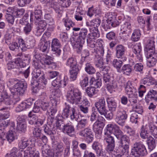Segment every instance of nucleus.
<instances>
[{"label":"nucleus","mask_w":157,"mask_h":157,"mask_svg":"<svg viewBox=\"0 0 157 157\" xmlns=\"http://www.w3.org/2000/svg\"><path fill=\"white\" fill-rule=\"evenodd\" d=\"M79 71L78 67H76L70 70V79L71 80L73 81L76 79Z\"/></svg>","instance_id":"72a5a7b5"},{"label":"nucleus","mask_w":157,"mask_h":157,"mask_svg":"<svg viewBox=\"0 0 157 157\" xmlns=\"http://www.w3.org/2000/svg\"><path fill=\"white\" fill-rule=\"evenodd\" d=\"M85 66V70L87 73L90 75L95 73L96 71L90 63H87L86 64Z\"/></svg>","instance_id":"49530a36"},{"label":"nucleus","mask_w":157,"mask_h":157,"mask_svg":"<svg viewBox=\"0 0 157 157\" xmlns=\"http://www.w3.org/2000/svg\"><path fill=\"white\" fill-rule=\"evenodd\" d=\"M41 10L39 9H36L34 11L35 15V21L36 23H37L38 21L40 20L41 15H42Z\"/></svg>","instance_id":"4d7b16f0"},{"label":"nucleus","mask_w":157,"mask_h":157,"mask_svg":"<svg viewBox=\"0 0 157 157\" xmlns=\"http://www.w3.org/2000/svg\"><path fill=\"white\" fill-rule=\"evenodd\" d=\"M106 21V25H108L109 29L111 26L114 27L119 25V22L116 19L114 16H109Z\"/></svg>","instance_id":"5701e85b"},{"label":"nucleus","mask_w":157,"mask_h":157,"mask_svg":"<svg viewBox=\"0 0 157 157\" xmlns=\"http://www.w3.org/2000/svg\"><path fill=\"white\" fill-rule=\"evenodd\" d=\"M17 65L16 61L15 62L10 61L7 63L6 67L9 70L15 68L17 69Z\"/></svg>","instance_id":"864d4df0"},{"label":"nucleus","mask_w":157,"mask_h":157,"mask_svg":"<svg viewBox=\"0 0 157 157\" xmlns=\"http://www.w3.org/2000/svg\"><path fill=\"white\" fill-rule=\"evenodd\" d=\"M118 139H121V145L120 146L125 147L126 148H128L130 142L129 138L125 135H123V133H122L119 138H117Z\"/></svg>","instance_id":"4be33fe9"},{"label":"nucleus","mask_w":157,"mask_h":157,"mask_svg":"<svg viewBox=\"0 0 157 157\" xmlns=\"http://www.w3.org/2000/svg\"><path fill=\"white\" fill-rule=\"evenodd\" d=\"M104 140L107 143L106 150L108 152L113 151L115 147V140L113 137L110 135H105Z\"/></svg>","instance_id":"f8f14e48"},{"label":"nucleus","mask_w":157,"mask_h":157,"mask_svg":"<svg viewBox=\"0 0 157 157\" xmlns=\"http://www.w3.org/2000/svg\"><path fill=\"white\" fill-rule=\"evenodd\" d=\"M33 77L36 78H39L38 80L35 82L36 86L38 85L42 88L45 87L47 83V81L44 77V74L41 73L40 69L36 70V73L33 75Z\"/></svg>","instance_id":"1a4fd4ad"},{"label":"nucleus","mask_w":157,"mask_h":157,"mask_svg":"<svg viewBox=\"0 0 157 157\" xmlns=\"http://www.w3.org/2000/svg\"><path fill=\"white\" fill-rule=\"evenodd\" d=\"M132 71V66L129 64L124 65L121 69V72H122L124 74L126 75H129Z\"/></svg>","instance_id":"de8ad7c7"},{"label":"nucleus","mask_w":157,"mask_h":157,"mask_svg":"<svg viewBox=\"0 0 157 157\" xmlns=\"http://www.w3.org/2000/svg\"><path fill=\"white\" fill-rule=\"evenodd\" d=\"M146 153V149L143 142L138 141L134 143L131 149V155L138 157L144 155Z\"/></svg>","instance_id":"39448f33"},{"label":"nucleus","mask_w":157,"mask_h":157,"mask_svg":"<svg viewBox=\"0 0 157 157\" xmlns=\"http://www.w3.org/2000/svg\"><path fill=\"white\" fill-rule=\"evenodd\" d=\"M87 32L88 31L86 29L82 28L79 32V36L77 40H71V44L74 48H78L79 49H82V45L86 41Z\"/></svg>","instance_id":"423d86ee"},{"label":"nucleus","mask_w":157,"mask_h":157,"mask_svg":"<svg viewBox=\"0 0 157 157\" xmlns=\"http://www.w3.org/2000/svg\"><path fill=\"white\" fill-rule=\"evenodd\" d=\"M125 90L126 93L127 95L129 94L136 92V89H134L131 83L129 81H128L126 84Z\"/></svg>","instance_id":"c03bdc74"},{"label":"nucleus","mask_w":157,"mask_h":157,"mask_svg":"<svg viewBox=\"0 0 157 157\" xmlns=\"http://www.w3.org/2000/svg\"><path fill=\"white\" fill-rule=\"evenodd\" d=\"M132 105V106L133 110L136 113L141 114L143 112L142 106L140 105L137 102L136 103L133 104Z\"/></svg>","instance_id":"a18cd8bd"},{"label":"nucleus","mask_w":157,"mask_h":157,"mask_svg":"<svg viewBox=\"0 0 157 157\" xmlns=\"http://www.w3.org/2000/svg\"><path fill=\"white\" fill-rule=\"evenodd\" d=\"M140 131V136L143 139H148L149 132L146 125L142 126Z\"/></svg>","instance_id":"4c0bfd02"},{"label":"nucleus","mask_w":157,"mask_h":157,"mask_svg":"<svg viewBox=\"0 0 157 157\" xmlns=\"http://www.w3.org/2000/svg\"><path fill=\"white\" fill-rule=\"evenodd\" d=\"M140 83V85L144 84L149 86L156 83V81L151 77H146L141 79Z\"/></svg>","instance_id":"c85d7f7f"},{"label":"nucleus","mask_w":157,"mask_h":157,"mask_svg":"<svg viewBox=\"0 0 157 157\" xmlns=\"http://www.w3.org/2000/svg\"><path fill=\"white\" fill-rule=\"evenodd\" d=\"M104 124L103 122L97 120L93 125V128L94 130L101 132L104 126Z\"/></svg>","instance_id":"a19ab883"},{"label":"nucleus","mask_w":157,"mask_h":157,"mask_svg":"<svg viewBox=\"0 0 157 157\" xmlns=\"http://www.w3.org/2000/svg\"><path fill=\"white\" fill-rule=\"evenodd\" d=\"M42 153L43 156L47 157H57L56 154H55L53 151L50 150V147L47 144H45L41 147Z\"/></svg>","instance_id":"dca6fc26"},{"label":"nucleus","mask_w":157,"mask_h":157,"mask_svg":"<svg viewBox=\"0 0 157 157\" xmlns=\"http://www.w3.org/2000/svg\"><path fill=\"white\" fill-rule=\"evenodd\" d=\"M56 125L57 128L62 131L63 129L66 124L64 123L63 118L59 115L57 117V121L56 122Z\"/></svg>","instance_id":"c756f323"},{"label":"nucleus","mask_w":157,"mask_h":157,"mask_svg":"<svg viewBox=\"0 0 157 157\" xmlns=\"http://www.w3.org/2000/svg\"><path fill=\"white\" fill-rule=\"evenodd\" d=\"M127 118V114L124 111L118 110L116 113L115 121L119 124L123 126Z\"/></svg>","instance_id":"9b49d317"},{"label":"nucleus","mask_w":157,"mask_h":157,"mask_svg":"<svg viewBox=\"0 0 157 157\" xmlns=\"http://www.w3.org/2000/svg\"><path fill=\"white\" fill-rule=\"evenodd\" d=\"M66 65L67 67H70L71 69L78 67L76 59L72 57H70L67 59Z\"/></svg>","instance_id":"bb28decb"},{"label":"nucleus","mask_w":157,"mask_h":157,"mask_svg":"<svg viewBox=\"0 0 157 157\" xmlns=\"http://www.w3.org/2000/svg\"><path fill=\"white\" fill-rule=\"evenodd\" d=\"M38 26L37 28V30L36 31V35L37 36H40L41 35L42 33L46 29L47 23L45 21L40 20L38 21L37 23Z\"/></svg>","instance_id":"a211bd4d"},{"label":"nucleus","mask_w":157,"mask_h":157,"mask_svg":"<svg viewBox=\"0 0 157 157\" xmlns=\"http://www.w3.org/2000/svg\"><path fill=\"white\" fill-rule=\"evenodd\" d=\"M32 113V112H30L29 113V116L30 117V119H29V123L30 124H36V119H37V116L34 115L33 116H31Z\"/></svg>","instance_id":"e2e57ef3"},{"label":"nucleus","mask_w":157,"mask_h":157,"mask_svg":"<svg viewBox=\"0 0 157 157\" xmlns=\"http://www.w3.org/2000/svg\"><path fill=\"white\" fill-rule=\"evenodd\" d=\"M62 131L70 136H74L75 135V130L74 127L71 123L66 124Z\"/></svg>","instance_id":"412c9836"},{"label":"nucleus","mask_w":157,"mask_h":157,"mask_svg":"<svg viewBox=\"0 0 157 157\" xmlns=\"http://www.w3.org/2000/svg\"><path fill=\"white\" fill-rule=\"evenodd\" d=\"M31 145V142L27 139L23 138L18 144V149L13 147L11 151L10 154L6 157H23L27 151L28 154H34L35 148Z\"/></svg>","instance_id":"f257e3e1"},{"label":"nucleus","mask_w":157,"mask_h":157,"mask_svg":"<svg viewBox=\"0 0 157 157\" xmlns=\"http://www.w3.org/2000/svg\"><path fill=\"white\" fill-rule=\"evenodd\" d=\"M106 100L109 111L111 112L115 111L117 108V104L114 99L112 98L107 97Z\"/></svg>","instance_id":"6ab92c4d"},{"label":"nucleus","mask_w":157,"mask_h":157,"mask_svg":"<svg viewBox=\"0 0 157 157\" xmlns=\"http://www.w3.org/2000/svg\"><path fill=\"white\" fill-rule=\"evenodd\" d=\"M86 93L91 98L93 96L97 94L98 90L93 86L87 87L86 90Z\"/></svg>","instance_id":"ea45409f"},{"label":"nucleus","mask_w":157,"mask_h":157,"mask_svg":"<svg viewBox=\"0 0 157 157\" xmlns=\"http://www.w3.org/2000/svg\"><path fill=\"white\" fill-rule=\"evenodd\" d=\"M71 107L70 105L67 103H65V107L63 108L62 113V115L60 116H62L63 118H67L70 115V111Z\"/></svg>","instance_id":"e433bc0d"},{"label":"nucleus","mask_w":157,"mask_h":157,"mask_svg":"<svg viewBox=\"0 0 157 157\" xmlns=\"http://www.w3.org/2000/svg\"><path fill=\"white\" fill-rule=\"evenodd\" d=\"M61 46V43L58 39L54 38L52 40L51 44L52 50L55 52L57 56H59L61 54V50L60 49Z\"/></svg>","instance_id":"ddd939ff"},{"label":"nucleus","mask_w":157,"mask_h":157,"mask_svg":"<svg viewBox=\"0 0 157 157\" xmlns=\"http://www.w3.org/2000/svg\"><path fill=\"white\" fill-rule=\"evenodd\" d=\"M89 37H91L93 39L98 38L100 34L98 29H94L92 30V32L91 31V33L88 34Z\"/></svg>","instance_id":"603ef678"},{"label":"nucleus","mask_w":157,"mask_h":157,"mask_svg":"<svg viewBox=\"0 0 157 157\" xmlns=\"http://www.w3.org/2000/svg\"><path fill=\"white\" fill-rule=\"evenodd\" d=\"M140 30H135L132 34L131 39L133 41H137L140 39Z\"/></svg>","instance_id":"09e8293b"},{"label":"nucleus","mask_w":157,"mask_h":157,"mask_svg":"<svg viewBox=\"0 0 157 157\" xmlns=\"http://www.w3.org/2000/svg\"><path fill=\"white\" fill-rule=\"evenodd\" d=\"M36 125L38 126H41L45 120V117L44 116L37 117Z\"/></svg>","instance_id":"338daca9"},{"label":"nucleus","mask_w":157,"mask_h":157,"mask_svg":"<svg viewBox=\"0 0 157 157\" xmlns=\"http://www.w3.org/2000/svg\"><path fill=\"white\" fill-rule=\"evenodd\" d=\"M137 91L134 92V93L129 94H128L129 98V101L131 104V105L133 104L136 103L137 101L136 98L138 97Z\"/></svg>","instance_id":"79ce46f5"},{"label":"nucleus","mask_w":157,"mask_h":157,"mask_svg":"<svg viewBox=\"0 0 157 157\" xmlns=\"http://www.w3.org/2000/svg\"><path fill=\"white\" fill-rule=\"evenodd\" d=\"M25 57H27L28 59L24 60H20V59H17V60L16 61L17 64H18L17 69H18L19 67L24 68L27 65V63H28L29 62L30 59L29 58L28 55H25Z\"/></svg>","instance_id":"f704fd0d"},{"label":"nucleus","mask_w":157,"mask_h":157,"mask_svg":"<svg viewBox=\"0 0 157 157\" xmlns=\"http://www.w3.org/2000/svg\"><path fill=\"white\" fill-rule=\"evenodd\" d=\"M88 124V121L86 118H83L79 121L76 126L77 129L81 130L85 128Z\"/></svg>","instance_id":"2f4dec72"},{"label":"nucleus","mask_w":157,"mask_h":157,"mask_svg":"<svg viewBox=\"0 0 157 157\" xmlns=\"http://www.w3.org/2000/svg\"><path fill=\"white\" fill-rule=\"evenodd\" d=\"M39 102L40 103L41 108L43 110H47L49 108L50 105L48 101L44 100L39 101Z\"/></svg>","instance_id":"bf43d9fd"},{"label":"nucleus","mask_w":157,"mask_h":157,"mask_svg":"<svg viewBox=\"0 0 157 157\" xmlns=\"http://www.w3.org/2000/svg\"><path fill=\"white\" fill-rule=\"evenodd\" d=\"M98 41H99L100 44H98L99 46L96 47L94 49V53L97 54L99 57H101L103 56L104 53V49L102 46V43L103 42L102 40H98Z\"/></svg>","instance_id":"b1692460"},{"label":"nucleus","mask_w":157,"mask_h":157,"mask_svg":"<svg viewBox=\"0 0 157 157\" xmlns=\"http://www.w3.org/2000/svg\"><path fill=\"white\" fill-rule=\"evenodd\" d=\"M141 47L140 43L136 44L132 48L133 52L136 55L137 59L140 62L143 61V58L141 54Z\"/></svg>","instance_id":"aec40b11"},{"label":"nucleus","mask_w":157,"mask_h":157,"mask_svg":"<svg viewBox=\"0 0 157 157\" xmlns=\"http://www.w3.org/2000/svg\"><path fill=\"white\" fill-rule=\"evenodd\" d=\"M26 103L22 102L16 108V111L17 112H21L27 109Z\"/></svg>","instance_id":"774afa93"},{"label":"nucleus","mask_w":157,"mask_h":157,"mask_svg":"<svg viewBox=\"0 0 157 157\" xmlns=\"http://www.w3.org/2000/svg\"><path fill=\"white\" fill-rule=\"evenodd\" d=\"M101 145L97 141H94L92 145L93 149L95 150L97 154H98L99 156L102 155L103 154L102 149L100 148Z\"/></svg>","instance_id":"7c9ffc66"},{"label":"nucleus","mask_w":157,"mask_h":157,"mask_svg":"<svg viewBox=\"0 0 157 157\" xmlns=\"http://www.w3.org/2000/svg\"><path fill=\"white\" fill-rule=\"evenodd\" d=\"M103 82L105 83L106 88L110 93H112L114 87V81L112 77L109 74H105L103 75Z\"/></svg>","instance_id":"9d476101"},{"label":"nucleus","mask_w":157,"mask_h":157,"mask_svg":"<svg viewBox=\"0 0 157 157\" xmlns=\"http://www.w3.org/2000/svg\"><path fill=\"white\" fill-rule=\"evenodd\" d=\"M6 138L7 141L10 143L13 141L15 139L13 132L12 131H9L6 136Z\"/></svg>","instance_id":"69168bd1"},{"label":"nucleus","mask_w":157,"mask_h":157,"mask_svg":"<svg viewBox=\"0 0 157 157\" xmlns=\"http://www.w3.org/2000/svg\"><path fill=\"white\" fill-rule=\"evenodd\" d=\"M61 94L60 90L59 89L52 92L50 96V99L53 106H56L57 105L59 98Z\"/></svg>","instance_id":"4468645a"},{"label":"nucleus","mask_w":157,"mask_h":157,"mask_svg":"<svg viewBox=\"0 0 157 157\" xmlns=\"http://www.w3.org/2000/svg\"><path fill=\"white\" fill-rule=\"evenodd\" d=\"M116 55L118 58H121L124 55L125 49L124 46L121 45H117L116 48Z\"/></svg>","instance_id":"cd10ccee"},{"label":"nucleus","mask_w":157,"mask_h":157,"mask_svg":"<svg viewBox=\"0 0 157 157\" xmlns=\"http://www.w3.org/2000/svg\"><path fill=\"white\" fill-rule=\"evenodd\" d=\"M76 13L75 15V18L77 21H81L82 20L83 17L84 16V12L79 11V9L77 8L76 11Z\"/></svg>","instance_id":"6e6d98bb"},{"label":"nucleus","mask_w":157,"mask_h":157,"mask_svg":"<svg viewBox=\"0 0 157 157\" xmlns=\"http://www.w3.org/2000/svg\"><path fill=\"white\" fill-rule=\"evenodd\" d=\"M6 21L9 24L10 26L13 25L14 23L15 18L12 14L6 13L5 15Z\"/></svg>","instance_id":"8fccbe9b"},{"label":"nucleus","mask_w":157,"mask_h":157,"mask_svg":"<svg viewBox=\"0 0 157 157\" xmlns=\"http://www.w3.org/2000/svg\"><path fill=\"white\" fill-rule=\"evenodd\" d=\"M101 20L99 19H95L90 22V25L94 26V29H98L101 23Z\"/></svg>","instance_id":"680f3d73"},{"label":"nucleus","mask_w":157,"mask_h":157,"mask_svg":"<svg viewBox=\"0 0 157 157\" xmlns=\"http://www.w3.org/2000/svg\"><path fill=\"white\" fill-rule=\"evenodd\" d=\"M155 140L151 136H150L148 138V147L151 151L153 150L155 147Z\"/></svg>","instance_id":"5fc2aeb1"},{"label":"nucleus","mask_w":157,"mask_h":157,"mask_svg":"<svg viewBox=\"0 0 157 157\" xmlns=\"http://www.w3.org/2000/svg\"><path fill=\"white\" fill-rule=\"evenodd\" d=\"M112 133H113L117 138H119L121 135L122 131L117 125L111 124H109L107 126L106 130L104 135H110Z\"/></svg>","instance_id":"6e6552de"},{"label":"nucleus","mask_w":157,"mask_h":157,"mask_svg":"<svg viewBox=\"0 0 157 157\" xmlns=\"http://www.w3.org/2000/svg\"><path fill=\"white\" fill-rule=\"evenodd\" d=\"M146 98L151 100L156 101L157 100V91L153 90H150L147 94Z\"/></svg>","instance_id":"37998d69"},{"label":"nucleus","mask_w":157,"mask_h":157,"mask_svg":"<svg viewBox=\"0 0 157 157\" xmlns=\"http://www.w3.org/2000/svg\"><path fill=\"white\" fill-rule=\"evenodd\" d=\"M130 23L129 22H126L121 25V29L123 32L125 33V32L129 30L131 28Z\"/></svg>","instance_id":"13d9d810"},{"label":"nucleus","mask_w":157,"mask_h":157,"mask_svg":"<svg viewBox=\"0 0 157 157\" xmlns=\"http://www.w3.org/2000/svg\"><path fill=\"white\" fill-rule=\"evenodd\" d=\"M149 132H150L155 138L157 137V127L152 122L146 125Z\"/></svg>","instance_id":"393cba45"},{"label":"nucleus","mask_w":157,"mask_h":157,"mask_svg":"<svg viewBox=\"0 0 157 157\" xmlns=\"http://www.w3.org/2000/svg\"><path fill=\"white\" fill-rule=\"evenodd\" d=\"M79 134L90 141H92L93 139V135L90 129L85 128L80 132Z\"/></svg>","instance_id":"f3484780"},{"label":"nucleus","mask_w":157,"mask_h":157,"mask_svg":"<svg viewBox=\"0 0 157 157\" xmlns=\"http://www.w3.org/2000/svg\"><path fill=\"white\" fill-rule=\"evenodd\" d=\"M155 41L153 38L148 40L147 44L144 49L145 54L147 60H148L150 63L155 62L157 59V52H155Z\"/></svg>","instance_id":"f03ea898"},{"label":"nucleus","mask_w":157,"mask_h":157,"mask_svg":"<svg viewBox=\"0 0 157 157\" xmlns=\"http://www.w3.org/2000/svg\"><path fill=\"white\" fill-rule=\"evenodd\" d=\"M64 20V25L66 28L67 30H69L71 27H72L75 25V23H73L71 20L67 18Z\"/></svg>","instance_id":"3c124183"},{"label":"nucleus","mask_w":157,"mask_h":157,"mask_svg":"<svg viewBox=\"0 0 157 157\" xmlns=\"http://www.w3.org/2000/svg\"><path fill=\"white\" fill-rule=\"evenodd\" d=\"M112 64L113 66L117 69L118 72H121V68L123 64L122 61L119 59H114Z\"/></svg>","instance_id":"c9c22d12"},{"label":"nucleus","mask_w":157,"mask_h":157,"mask_svg":"<svg viewBox=\"0 0 157 157\" xmlns=\"http://www.w3.org/2000/svg\"><path fill=\"white\" fill-rule=\"evenodd\" d=\"M40 50L43 52H48L49 45L47 41H42L39 44Z\"/></svg>","instance_id":"473e14b6"},{"label":"nucleus","mask_w":157,"mask_h":157,"mask_svg":"<svg viewBox=\"0 0 157 157\" xmlns=\"http://www.w3.org/2000/svg\"><path fill=\"white\" fill-rule=\"evenodd\" d=\"M70 117L71 120L77 121L78 117L74 108H71Z\"/></svg>","instance_id":"052dcab7"},{"label":"nucleus","mask_w":157,"mask_h":157,"mask_svg":"<svg viewBox=\"0 0 157 157\" xmlns=\"http://www.w3.org/2000/svg\"><path fill=\"white\" fill-rule=\"evenodd\" d=\"M95 105L100 114L104 115L108 120H110L113 119V112L109 111L106 112L105 101L104 98L99 99L97 102L95 103Z\"/></svg>","instance_id":"20e7f679"},{"label":"nucleus","mask_w":157,"mask_h":157,"mask_svg":"<svg viewBox=\"0 0 157 157\" xmlns=\"http://www.w3.org/2000/svg\"><path fill=\"white\" fill-rule=\"evenodd\" d=\"M128 149L122 146L120 147L116 151V157H128V155L127 151Z\"/></svg>","instance_id":"a878e982"},{"label":"nucleus","mask_w":157,"mask_h":157,"mask_svg":"<svg viewBox=\"0 0 157 157\" xmlns=\"http://www.w3.org/2000/svg\"><path fill=\"white\" fill-rule=\"evenodd\" d=\"M27 87V83L25 81H19L13 87L10 89L11 93L13 95H22Z\"/></svg>","instance_id":"0eeeda50"},{"label":"nucleus","mask_w":157,"mask_h":157,"mask_svg":"<svg viewBox=\"0 0 157 157\" xmlns=\"http://www.w3.org/2000/svg\"><path fill=\"white\" fill-rule=\"evenodd\" d=\"M53 8L57 13L58 16L59 17H61L63 12L61 6H60L59 5H54L53 6Z\"/></svg>","instance_id":"0e129e2a"},{"label":"nucleus","mask_w":157,"mask_h":157,"mask_svg":"<svg viewBox=\"0 0 157 157\" xmlns=\"http://www.w3.org/2000/svg\"><path fill=\"white\" fill-rule=\"evenodd\" d=\"M2 102L6 105H10L13 101L6 91H3L0 94V103Z\"/></svg>","instance_id":"2eb2a0df"},{"label":"nucleus","mask_w":157,"mask_h":157,"mask_svg":"<svg viewBox=\"0 0 157 157\" xmlns=\"http://www.w3.org/2000/svg\"><path fill=\"white\" fill-rule=\"evenodd\" d=\"M67 100L71 103L77 104L81 103L82 95L79 90L74 87L73 85L70 86L66 95Z\"/></svg>","instance_id":"7ed1b4c3"},{"label":"nucleus","mask_w":157,"mask_h":157,"mask_svg":"<svg viewBox=\"0 0 157 157\" xmlns=\"http://www.w3.org/2000/svg\"><path fill=\"white\" fill-rule=\"evenodd\" d=\"M90 85H94V87H95L96 89L100 87L101 85V80L98 79L95 80L94 77H92L91 79L90 80Z\"/></svg>","instance_id":"58836bf2"}]
</instances>
